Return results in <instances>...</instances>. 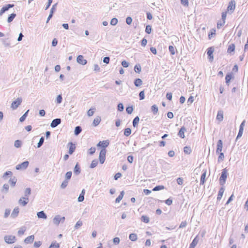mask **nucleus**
I'll list each match as a JSON object with an SVG mask.
<instances>
[{"mask_svg": "<svg viewBox=\"0 0 248 248\" xmlns=\"http://www.w3.org/2000/svg\"><path fill=\"white\" fill-rule=\"evenodd\" d=\"M181 3L182 5L186 7H187L188 6V0H181Z\"/></svg>", "mask_w": 248, "mask_h": 248, "instance_id": "obj_64", "label": "nucleus"}, {"mask_svg": "<svg viewBox=\"0 0 248 248\" xmlns=\"http://www.w3.org/2000/svg\"><path fill=\"white\" fill-rule=\"evenodd\" d=\"M100 121H101V117L99 116H97V117L94 118V119L93 120V124L94 126H96L97 125H98L99 124V123H100Z\"/></svg>", "mask_w": 248, "mask_h": 248, "instance_id": "obj_26", "label": "nucleus"}, {"mask_svg": "<svg viewBox=\"0 0 248 248\" xmlns=\"http://www.w3.org/2000/svg\"><path fill=\"white\" fill-rule=\"evenodd\" d=\"M235 49V45L234 44H232L230 45H229L227 52L229 53H231L232 52H233Z\"/></svg>", "mask_w": 248, "mask_h": 248, "instance_id": "obj_29", "label": "nucleus"}, {"mask_svg": "<svg viewBox=\"0 0 248 248\" xmlns=\"http://www.w3.org/2000/svg\"><path fill=\"white\" fill-rule=\"evenodd\" d=\"M232 78V76L231 74H228L226 76L225 80L226 84H228Z\"/></svg>", "mask_w": 248, "mask_h": 248, "instance_id": "obj_41", "label": "nucleus"}, {"mask_svg": "<svg viewBox=\"0 0 248 248\" xmlns=\"http://www.w3.org/2000/svg\"><path fill=\"white\" fill-rule=\"evenodd\" d=\"M12 174L13 173H12V171H7L5 172L3 174V175L2 176V178L3 179H5L7 178V176H9V175L11 176L12 175Z\"/></svg>", "mask_w": 248, "mask_h": 248, "instance_id": "obj_53", "label": "nucleus"}, {"mask_svg": "<svg viewBox=\"0 0 248 248\" xmlns=\"http://www.w3.org/2000/svg\"><path fill=\"white\" fill-rule=\"evenodd\" d=\"M133 108L132 106L128 107L126 108V112L129 114H131L133 112Z\"/></svg>", "mask_w": 248, "mask_h": 248, "instance_id": "obj_59", "label": "nucleus"}, {"mask_svg": "<svg viewBox=\"0 0 248 248\" xmlns=\"http://www.w3.org/2000/svg\"><path fill=\"white\" fill-rule=\"evenodd\" d=\"M129 238L132 241H136L137 240V235L134 233H131L129 236Z\"/></svg>", "mask_w": 248, "mask_h": 248, "instance_id": "obj_30", "label": "nucleus"}, {"mask_svg": "<svg viewBox=\"0 0 248 248\" xmlns=\"http://www.w3.org/2000/svg\"><path fill=\"white\" fill-rule=\"evenodd\" d=\"M77 61L78 63L83 65H85L87 62V60L84 59L82 55H78L77 57Z\"/></svg>", "mask_w": 248, "mask_h": 248, "instance_id": "obj_9", "label": "nucleus"}, {"mask_svg": "<svg viewBox=\"0 0 248 248\" xmlns=\"http://www.w3.org/2000/svg\"><path fill=\"white\" fill-rule=\"evenodd\" d=\"M222 141L221 140H218L217 142V148L216 150V153H219L220 152H221V151L222 150Z\"/></svg>", "mask_w": 248, "mask_h": 248, "instance_id": "obj_14", "label": "nucleus"}, {"mask_svg": "<svg viewBox=\"0 0 248 248\" xmlns=\"http://www.w3.org/2000/svg\"><path fill=\"white\" fill-rule=\"evenodd\" d=\"M186 131V128L183 126L181 128L179 131L178 132V135L182 139H184L185 137V132Z\"/></svg>", "mask_w": 248, "mask_h": 248, "instance_id": "obj_12", "label": "nucleus"}, {"mask_svg": "<svg viewBox=\"0 0 248 248\" xmlns=\"http://www.w3.org/2000/svg\"><path fill=\"white\" fill-rule=\"evenodd\" d=\"M218 154L219 155V156L218 157L217 161H218V162H220L223 160V159L224 158V154L222 152H220Z\"/></svg>", "mask_w": 248, "mask_h": 248, "instance_id": "obj_49", "label": "nucleus"}, {"mask_svg": "<svg viewBox=\"0 0 248 248\" xmlns=\"http://www.w3.org/2000/svg\"><path fill=\"white\" fill-rule=\"evenodd\" d=\"M29 111V110H28L19 119V121L20 122H23L25 121V119L26 118L28 113Z\"/></svg>", "mask_w": 248, "mask_h": 248, "instance_id": "obj_42", "label": "nucleus"}, {"mask_svg": "<svg viewBox=\"0 0 248 248\" xmlns=\"http://www.w3.org/2000/svg\"><path fill=\"white\" fill-rule=\"evenodd\" d=\"M217 119L218 120L219 122H221L223 119V111L221 110L218 111Z\"/></svg>", "mask_w": 248, "mask_h": 248, "instance_id": "obj_17", "label": "nucleus"}, {"mask_svg": "<svg viewBox=\"0 0 248 248\" xmlns=\"http://www.w3.org/2000/svg\"><path fill=\"white\" fill-rule=\"evenodd\" d=\"M140 121V118L138 116H136L133 121V125L134 127L137 126L138 124Z\"/></svg>", "mask_w": 248, "mask_h": 248, "instance_id": "obj_33", "label": "nucleus"}, {"mask_svg": "<svg viewBox=\"0 0 248 248\" xmlns=\"http://www.w3.org/2000/svg\"><path fill=\"white\" fill-rule=\"evenodd\" d=\"M28 202L29 201L24 200V199H23V197L21 198L18 201L19 204L22 205L23 206H26L28 203Z\"/></svg>", "mask_w": 248, "mask_h": 248, "instance_id": "obj_25", "label": "nucleus"}, {"mask_svg": "<svg viewBox=\"0 0 248 248\" xmlns=\"http://www.w3.org/2000/svg\"><path fill=\"white\" fill-rule=\"evenodd\" d=\"M14 6L13 4H8L3 6L0 10V16H1L3 13L6 11H8L10 8H12Z\"/></svg>", "mask_w": 248, "mask_h": 248, "instance_id": "obj_6", "label": "nucleus"}, {"mask_svg": "<svg viewBox=\"0 0 248 248\" xmlns=\"http://www.w3.org/2000/svg\"><path fill=\"white\" fill-rule=\"evenodd\" d=\"M31 193V189L29 187L26 188L25 190V195L24 197H23L24 200H26L29 201V196Z\"/></svg>", "mask_w": 248, "mask_h": 248, "instance_id": "obj_15", "label": "nucleus"}, {"mask_svg": "<svg viewBox=\"0 0 248 248\" xmlns=\"http://www.w3.org/2000/svg\"><path fill=\"white\" fill-rule=\"evenodd\" d=\"M135 72L140 73L141 72V66L140 64H136L134 67Z\"/></svg>", "mask_w": 248, "mask_h": 248, "instance_id": "obj_48", "label": "nucleus"}, {"mask_svg": "<svg viewBox=\"0 0 248 248\" xmlns=\"http://www.w3.org/2000/svg\"><path fill=\"white\" fill-rule=\"evenodd\" d=\"M60 221H61V218L60 215H56L53 219V223L57 225L60 224Z\"/></svg>", "mask_w": 248, "mask_h": 248, "instance_id": "obj_20", "label": "nucleus"}, {"mask_svg": "<svg viewBox=\"0 0 248 248\" xmlns=\"http://www.w3.org/2000/svg\"><path fill=\"white\" fill-rule=\"evenodd\" d=\"M124 191H122L121 192L120 195L118 196V197L116 199L115 202L116 203H119L120 201L122 200L124 195Z\"/></svg>", "mask_w": 248, "mask_h": 248, "instance_id": "obj_23", "label": "nucleus"}, {"mask_svg": "<svg viewBox=\"0 0 248 248\" xmlns=\"http://www.w3.org/2000/svg\"><path fill=\"white\" fill-rule=\"evenodd\" d=\"M22 102V98H17V99L13 101L11 104V108L13 109H16L17 108V107L20 105Z\"/></svg>", "mask_w": 248, "mask_h": 248, "instance_id": "obj_5", "label": "nucleus"}, {"mask_svg": "<svg viewBox=\"0 0 248 248\" xmlns=\"http://www.w3.org/2000/svg\"><path fill=\"white\" fill-rule=\"evenodd\" d=\"M198 241L199 239L198 238V236H197L196 237H195L191 243L190 244L189 248H194L197 245Z\"/></svg>", "mask_w": 248, "mask_h": 248, "instance_id": "obj_19", "label": "nucleus"}, {"mask_svg": "<svg viewBox=\"0 0 248 248\" xmlns=\"http://www.w3.org/2000/svg\"><path fill=\"white\" fill-rule=\"evenodd\" d=\"M69 181L64 180L61 185V187L62 189H64L68 185Z\"/></svg>", "mask_w": 248, "mask_h": 248, "instance_id": "obj_46", "label": "nucleus"}, {"mask_svg": "<svg viewBox=\"0 0 248 248\" xmlns=\"http://www.w3.org/2000/svg\"><path fill=\"white\" fill-rule=\"evenodd\" d=\"M60 248L59 244L57 243L55 241V242H52L48 248Z\"/></svg>", "mask_w": 248, "mask_h": 248, "instance_id": "obj_38", "label": "nucleus"}, {"mask_svg": "<svg viewBox=\"0 0 248 248\" xmlns=\"http://www.w3.org/2000/svg\"><path fill=\"white\" fill-rule=\"evenodd\" d=\"M19 212V208L18 207H15L12 212L11 217L13 218L16 217L18 215Z\"/></svg>", "mask_w": 248, "mask_h": 248, "instance_id": "obj_13", "label": "nucleus"}, {"mask_svg": "<svg viewBox=\"0 0 248 248\" xmlns=\"http://www.w3.org/2000/svg\"><path fill=\"white\" fill-rule=\"evenodd\" d=\"M44 142V138L43 137H42L40 139L39 141L37 143V147L38 148L41 147L42 146V145H43Z\"/></svg>", "mask_w": 248, "mask_h": 248, "instance_id": "obj_45", "label": "nucleus"}, {"mask_svg": "<svg viewBox=\"0 0 248 248\" xmlns=\"http://www.w3.org/2000/svg\"><path fill=\"white\" fill-rule=\"evenodd\" d=\"M29 162L28 161H25L21 164H18L16 166V168L17 170H25L28 167Z\"/></svg>", "mask_w": 248, "mask_h": 248, "instance_id": "obj_4", "label": "nucleus"}, {"mask_svg": "<svg viewBox=\"0 0 248 248\" xmlns=\"http://www.w3.org/2000/svg\"><path fill=\"white\" fill-rule=\"evenodd\" d=\"M16 179L15 177H14L13 178H10L9 182L11 184V186H14L16 183Z\"/></svg>", "mask_w": 248, "mask_h": 248, "instance_id": "obj_35", "label": "nucleus"}, {"mask_svg": "<svg viewBox=\"0 0 248 248\" xmlns=\"http://www.w3.org/2000/svg\"><path fill=\"white\" fill-rule=\"evenodd\" d=\"M61 123V119L60 118H56L52 120L50 124V126L52 128L56 127Z\"/></svg>", "mask_w": 248, "mask_h": 248, "instance_id": "obj_10", "label": "nucleus"}, {"mask_svg": "<svg viewBox=\"0 0 248 248\" xmlns=\"http://www.w3.org/2000/svg\"><path fill=\"white\" fill-rule=\"evenodd\" d=\"M118 23V19L116 18H113L110 21V24L111 25H116Z\"/></svg>", "mask_w": 248, "mask_h": 248, "instance_id": "obj_58", "label": "nucleus"}, {"mask_svg": "<svg viewBox=\"0 0 248 248\" xmlns=\"http://www.w3.org/2000/svg\"><path fill=\"white\" fill-rule=\"evenodd\" d=\"M191 149L188 146H186L184 148V152L186 154L189 155L191 153Z\"/></svg>", "mask_w": 248, "mask_h": 248, "instance_id": "obj_37", "label": "nucleus"}, {"mask_svg": "<svg viewBox=\"0 0 248 248\" xmlns=\"http://www.w3.org/2000/svg\"><path fill=\"white\" fill-rule=\"evenodd\" d=\"M141 220L146 223L149 222V218L146 216H142L141 217Z\"/></svg>", "mask_w": 248, "mask_h": 248, "instance_id": "obj_40", "label": "nucleus"}, {"mask_svg": "<svg viewBox=\"0 0 248 248\" xmlns=\"http://www.w3.org/2000/svg\"><path fill=\"white\" fill-rule=\"evenodd\" d=\"M224 191V189L223 187H222L220 188L219 191H218V195H217V200L218 201L220 200L221 199V198L223 196Z\"/></svg>", "mask_w": 248, "mask_h": 248, "instance_id": "obj_24", "label": "nucleus"}, {"mask_svg": "<svg viewBox=\"0 0 248 248\" xmlns=\"http://www.w3.org/2000/svg\"><path fill=\"white\" fill-rule=\"evenodd\" d=\"M5 242L7 244H13L16 241V238L13 235H6L4 237Z\"/></svg>", "mask_w": 248, "mask_h": 248, "instance_id": "obj_3", "label": "nucleus"}, {"mask_svg": "<svg viewBox=\"0 0 248 248\" xmlns=\"http://www.w3.org/2000/svg\"><path fill=\"white\" fill-rule=\"evenodd\" d=\"M98 164V161L97 159H94L92 161L90 165V168L93 169L95 168Z\"/></svg>", "mask_w": 248, "mask_h": 248, "instance_id": "obj_43", "label": "nucleus"}, {"mask_svg": "<svg viewBox=\"0 0 248 248\" xmlns=\"http://www.w3.org/2000/svg\"><path fill=\"white\" fill-rule=\"evenodd\" d=\"M139 97H140V100H143V99H144L145 95H144V91H142L140 92V93H139Z\"/></svg>", "mask_w": 248, "mask_h": 248, "instance_id": "obj_60", "label": "nucleus"}, {"mask_svg": "<svg viewBox=\"0 0 248 248\" xmlns=\"http://www.w3.org/2000/svg\"><path fill=\"white\" fill-rule=\"evenodd\" d=\"M10 212H11V210L10 209H5L4 215V217L7 218L10 214Z\"/></svg>", "mask_w": 248, "mask_h": 248, "instance_id": "obj_57", "label": "nucleus"}, {"mask_svg": "<svg viewBox=\"0 0 248 248\" xmlns=\"http://www.w3.org/2000/svg\"><path fill=\"white\" fill-rule=\"evenodd\" d=\"M151 110L154 114H156L158 112V107L156 105H154L151 107Z\"/></svg>", "mask_w": 248, "mask_h": 248, "instance_id": "obj_36", "label": "nucleus"}, {"mask_svg": "<svg viewBox=\"0 0 248 248\" xmlns=\"http://www.w3.org/2000/svg\"><path fill=\"white\" fill-rule=\"evenodd\" d=\"M69 144H70L71 146L69 147V154L71 155L75 151L76 147H75V145L73 144L72 142L69 143Z\"/></svg>", "mask_w": 248, "mask_h": 248, "instance_id": "obj_31", "label": "nucleus"}, {"mask_svg": "<svg viewBox=\"0 0 248 248\" xmlns=\"http://www.w3.org/2000/svg\"><path fill=\"white\" fill-rule=\"evenodd\" d=\"M57 5V3H55L54 5H53V6H52V7L50 9V13L53 15L54 13L55 12V11L56 10Z\"/></svg>", "mask_w": 248, "mask_h": 248, "instance_id": "obj_56", "label": "nucleus"}, {"mask_svg": "<svg viewBox=\"0 0 248 248\" xmlns=\"http://www.w3.org/2000/svg\"><path fill=\"white\" fill-rule=\"evenodd\" d=\"M206 177V171H204L201 175L200 180V184L203 185L205 182V179Z\"/></svg>", "mask_w": 248, "mask_h": 248, "instance_id": "obj_34", "label": "nucleus"}, {"mask_svg": "<svg viewBox=\"0 0 248 248\" xmlns=\"http://www.w3.org/2000/svg\"><path fill=\"white\" fill-rule=\"evenodd\" d=\"M96 149L95 147H91L89 149V154L90 155H93L95 152Z\"/></svg>", "mask_w": 248, "mask_h": 248, "instance_id": "obj_62", "label": "nucleus"}, {"mask_svg": "<svg viewBox=\"0 0 248 248\" xmlns=\"http://www.w3.org/2000/svg\"><path fill=\"white\" fill-rule=\"evenodd\" d=\"M72 175V172L71 171L67 172L65 175V180L69 181L71 179Z\"/></svg>", "mask_w": 248, "mask_h": 248, "instance_id": "obj_39", "label": "nucleus"}, {"mask_svg": "<svg viewBox=\"0 0 248 248\" xmlns=\"http://www.w3.org/2000/svg\"><path fill=\"white\" fill-rule=\"evenodd\" d=\"M21 144H22V142L21 140H16L15 141V143H14V146L16 148H19L21 147Z\"/></svg>", "mask_w": 248, "mask_h": 248, "instance_id": "obj_44", "label": "nucleus"}, {"mask_svg": "<svg viewBox=\"0 0 248 248\" xmlns=\"http://www.w3.org/2000/svg\"><path fill=\"white\" fill-rule=\"evenodd\" d=\"M235 7V3L234 0H232L229 3L227 7V10L231 12V14L233 12Z\"/></svg>", "mask_w": 248, "mask_h": 248, "instance_id": "obj_8", "label": "nucleus"}, {"mask_svg": "<svg viewBox=\"0 0 248 248\" xmlns=\"http://www.w3.org/2000/svg\"><path fill=\"white\" fill-rule=\"evenodd\" d=\"M82 128L80 126H77L75 127L74 130V134L76 136L78 135L81 132Z\"/></svg>", "mask_w": 248, "mask_h": 248, "instance_id": "obj_27", "label": "nucleus"}, {"mask_svg": "<svg viewBox=\"0 0 248 248\" xmlns=\"http://www.w3.org/2000/svg\"><path fill=\"white\" fill-rule=\"evenodd\" d=\"M227 177V171L226 169H224L222 170L221 176L219 178V183H220V185H221V186L224 185V184L225 183Z\"/></svg>", "mask_w": 248, "mask_h": 248, "instance_id": "obj_1", "label": "nucleus"}, {"mask_svg": "<svg viewBox=\"0 0 248 248\" xmlns=\"http://www.w3.org/2000/svg\"><path fill=\"white\" fill-rule=\"evenodd\" d=\"M131 130L130 128H127L124 129V135L125 136H126V137L129 136L131 134Z\"/></svg>", "mask_w": 248, "mask_h": 248, "instance_id": "obj_47", "label": "nucleus"}, {"mask_svg": "<svg viewBox=\"0 0 248 248\" xmlns=\"http://www.w3.org/2000/svg\"><path fill=\"white\" fill-rule=\"evenodd\" d=\"M37 216L39 218H43L45 219L47 218V216L43 211L38 212L37 213Z\"/></svg>", "mask_w": 248, "mask_h": 248, "instance_id": "obj_18", "label": "nucleus"}, {"mask_svg": "<svg viewBox=\"0 0 248 248\" xmlns=\"http://www.w3.org/2000/svg\"><path fill=\"white\" fill-rule=\"evenodd\" d=\"M164 188V186H155L153 189V190L156 191H158L160 190L163 189Z\"/></svg>", "mask_w": 248, "mask_h": 248, "instance_id": "obj_51", "label": "nucleus"}, {"mask_svg": "<svg viewBox=\"0 0 248 248\" xmlns=\"http://www.w3.org/2000/svg\"><path fill=\"white\" fill-rule=\"evenodd\" d=\"M152 31V27L150 25H147L145 29V32L148 33H151Z\"/></svg>", "mask_w": 248, "mask_h": 248, "instance_id": "obj_55", "label": "nucleus"}, {"mask_svg": "<svg viewBox=\"0 0 248 248\" xmlns=\"http://www.w3.org/2000/svg\"><path fill=\"white\" fill-rule=\"evenodd\" d=\"M106 149H102L100 152L99 159L101 164H103L106 159Z\"/></svg>", "mask_w": 248, "mask_h": 248, "instance_id": "obj_2", "label": "nucleus"}, {"mask_svg": "<svg viewBox=\"0 0 248 248\" xmlns=\"http://www.w3.org/2000/svg\"><path fill=\"white\" fill-rule=\"evenodd\" d=\"M16 16V14L15 13L11 14L7 18V22L8 23L11 22Z\"/></svg>", "mask_w": 248, "mask_h": 248, "instance_id": "obj_32", "label": "nucleus"}, {"mask_svg": "<svg viewBox=\"0 0 248 248\" xmlns=\"http://www.w3.org/2000/svg\"><path fill=\"white\" fill-rule=\"evenodd\" d=\"M175 48L172 46H169V50L171 55L175 54Z\"/></svg>", "mask_w": 248, "mask_h": 248, "instance_id": "obj_52", "label": "nucleus"}, {"mask_svg": "<svg viewBox=\"0 0 248 248\" xmlns=\"http://www.w3.org/2000/svg\"><path fill=\"white\" fill-rule=\"evenodd\" d=\"M62 96L61 95H58L57 97V99H56V100H57V103L58 104H60L62 103Z\"/></svg>", "mask_w": 248, "mask_h": 248, "instance_id": "obj_63", "label": "nucleus"}, {"mask_svg": "<svg viewBox=\"0 0 248 248\" xmlns=\"http://www.w3.org/2000/svg\"><path fill=\"white\" fill-rule=\"evenodd\" d=\"M117 107H118V110L119 111H122L124 110V105L122 103H120L118 104Z\"/></svg>", "mask_w": 248, "mask_h": 248, "instance_id": "obj_61", "label": "nucleus"}, {"mask_svg": "<svg viewBox=\"0 0 248 248\" xmlns=\"http://www.w3.org/2000/svg\"><path fill=\"white\" fill-rule=\"evenodd\" d=\"M214 48L212 47H209L207 49V54L208 56L209 61L212 62L214 59L213 53L214 52Z\"/></svg>", "mask_w": 248, "mask_h": 248, "instance_id": "obj_11", "label": "nucleus"}, {"mask_svg": "<svg viewBox=\"0 0 248 248\" xmlns=\"http://www.w3.org/2000/svg\"><path fill=\"white\" fill-rule=\"evenodd\" d=\"M109 144V142L108 140H103L99 141L97 144V147H102V149H106Z\"/></svg>", "mask_w": 248, "mask_h": 248, "instance_id": "obj_7", "label": "nucleus"}, {"mask_svg": "<svg viewBox=\"0 0 248 248\" xmlns=\"http://www.w3.org/2000/svg\"><path fill=\"white\" fill-rule=\"evenodd\" d=\"M94 113V108H90L87 112V115L88 116L91 117L93 115Z\"/></svg>", "mask_w": 248, "mask_h": 248, "instance_id": "obj_54", "label": "nucleus"}, {"mask_svg": "<svg viewBox=\"0 0 248 248\" xmlns=\"http://www.w3.org/2000/svg\"><path fill=\"white\" fill-rule=\"evenodd\" d=\"M142 84V81L140 78H136L134 81V85L136 87H140Z\"/></svg>", "mask_w": 248, "mask_h": 248, "instance_id": "obj_28", "label": "nucleus"}, {"mask_svg": "<svg viewBox=\"0 0 248 248\" xmlns=\"http://www.w3.org/2000/svg\"><path fill=\"white\" fill-rule=\"evenodd\" d=\"M81 172L80 168L78 163L75 165L74 169V172L76 175H78Z\"/></svg>", "mask_w": 248, "mask_h": 248, "instance_id": "obj_22", "label": "nucleus"}, {"mask_svg": "<svg viewBox=\"0 0 248 248\" xmlns=\"http://www.w3.org/2000/svg\"><path fill=\"white\" fill-rule=\"evenodd\" d=\"M34 239V236L33 235H30L24 240V242L26 244H30L33 242Z\"/></svg>", "mask_w": 248, "mask_h": 248, "instance_id": "obj_16", "label": "nucleus"}, {"mask_svg": "<svg viewBox=\"0 0 248 248\" xmlns=\"http://www.w3.org/2000/svg\"><path fill=\"white\" fill-rule=\"evenodd\" d=\"M82 225V222L81 220H78L74 226L75 229H78Z\"/></svg>", "mask_w": 248, "mask_h": 248, "instance_id": "obj_50", "label": "nucleus"}, {"mask_svg": "<svg viewBox=\"0 0 248 248\" xmlns=\"http://www.w3.org/2000/svg\"><path fill=\"white\" fill-rule=\"evenodd\" d=\"M85 189H82V190L81 191V192L80 193L79 197H78V201L79 202H82L83 201L84 199V195H85Z\"/></svg>", "mask_w": 248, "mask_h": 248, "instance_id": "obj_21", "label": "nucleus"}]
</instances>
